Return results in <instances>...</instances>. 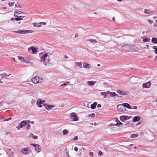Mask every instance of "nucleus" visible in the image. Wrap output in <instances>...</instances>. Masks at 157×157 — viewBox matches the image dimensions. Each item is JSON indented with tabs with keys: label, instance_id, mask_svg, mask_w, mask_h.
<instances>
[{
	"label": "nucleus",
	"instance_id": "nucleus-1",
	"mask_svg": "<svg viewBox=\"0 0 157 157\" xmlns=\"http://www.w3.org/2000/svg\"><path fill=\"white\" fill-rule=\"evenodd\" d=\"M44 79L42 77H40L38 76L33 77L32 79V81L34 83H41L44 81Z\"/></svg>",
	"mask_w": 157,
	"mask_h": 157
},
{
	"label": "nucleus",
	"instance_id": "nucleus-2",
	"mask_svg": "<svg viewBox=\"0 0 157 157\" xmlns=\"http://www.w3.org/2000/svg\"><path fill=\"white\" fill-rule=\"evenodd\" d=\"M13 32L20 34H25L32 33L34 32V31L32 30H26L25 31L22 30H18L17 31H13Z\"/></svg>",
	"mask_w": 157,
	"mask_h": 157
},
{
	"label": "nucleus",
	"instance_id": "nucleus-3",
	"mask_svg": "<svg viewBox=\"0 0 157 157\" xmlns=\"http://www.w3.org/2000/svg\"><path fill=\"white\" fill-rule=\"evenodd\" d=\"M21 151L24 154H29L31 152V150L29 147H28L21 149Z\"/></svg>",
	"mask_w": 157,
	"mask_h": 157
},
{
	"label": "nucleus",
	"instance_id": "nucleus-4",
	"mask_svg": "<svg viewBox=\"0 0 157 157\" xmlns=\"http://www.w3.org/2000/svg\"><path fill=\"white\" fill-rule=\"evenodd\" d=\"M123 105V103L122 104L118 105L117 106V108L120 112L125 111L126 110V108H124V106Z\"/></svg>",
	"mask_w": 157,
	"mask_h": 157
},
{
	"label": "nucleus",
	"instance_id": "nucleus-5",
	"mask_svg": "<svg viewBox=\"0 0 157 157\" xmlns=\"http://www.w3.org/2000/svg\"><path fill=\"white\" fill-rule=\"evenodd\" d=\"M71 118L73 121H78V117L76 115V114L75 113H71Z\"/></svg>",
	"mask_w": 157,
	"mask_h": 157
},
{
	"label": "nucleus",
	"instance_id": "nucleus-6",
	"mask_svg": "<svg viewBox=\"0 0 157 157\" xmlns=\"http://www.w3.org/2000/svg\"><path fill=\"white\" fill-rule=\"evenodd\" d=\"M28 19L26 16H18L17 17L15 18V20L17 21H19L22 20H25Z\"/></svg>",
	"mask_w": 157,
	"mask_h": 157
},
{
	"label": "nucleus",
	"instance_id": "nucleus-7",
	"mask_svg": "<svg viewBox=\"0 0 157 157\" xmlns=\"http://www.w3.org/2000/svg\"><path fill=\"white\" fill-rule=\"evenodd\" d=\"M108 36L104 35V34L101 35L100 39L99 40V41L106 42V41H108L109 40L107 39Z\"/></svg>",
	"mask_w": 157,
	"mask_h": 157
},
{
	"label": "nucleus",
	"instance_id": "nucleus-8",
	"mask_svg": "<svg viewBox=\"0 0 157 157\" xmlns=\"http://www.w3.org/2000/svg\"><path fill=\"white\" fill-rule=\"evenodd\" d=\"M45 102V101L44 100L41 99H38L36 102V105L37 106L40 107L41 108L42 107V104H43Z\"/></svg>",
	"mask_w": 157,
	"mask_h": 157
},
{
	"label": "nucleus",
	"instance_id": "nucleus-9",
	"mask_svg": "<svg viewBox=\"0 0 157 157\" xmlns=\"http://www.w3.org/2000/svg\"><path fill=\"white\" fill-rule=\"evenodd\" d=\"M130 45L124 44L121 47V48L124 51H129V48Z\"/></svg>",
	"mask_w": 157,
	"mask_h": 157
},
{
	"label": "nucleus",
	"instance_id": "nucleus-10",
	"mask_svg": "<svg viewBox=\"0 0 157 157\" xmlns=\"http://www.w3.org/2000/svg\"><path fill=\"white\" fill-rule=\"evenodd\" d=\"M48 54L47 53L43 54H42L41 55H40V56L41 58V61H44L46 60L48 57Z\"/></svg>",
	"mask_w": 157,
	"mask_h": 157
},
{
	"label": "nucleus",
	"instance_id": "nucleus-11",
	"mask_svg": "<svg viewBox=\"0 0 157 157\" xmlns=\"http://www.w3.org/2000/svg\"><path fill=\"white\" fill-rule=\"evenodd\" d=\"M151 85V83L150 82H148L146 83H143L142 85V86L143 88H148L150 87Z\"/></svg>",
	"mask_w": 157,
	"mask_h": 157
},
{
	"label": "nucleus",
	"instance_id": "nucleus-12",
	"mask_svg": "<svg viewBox=\"0 0 157 157\" xmlns=\"http://www.w3.org/2000/svg\"><path fill=\"white\" fill-rule=\"evenodd\" d=\"M117 93L121 95H126L128 94V92L124 91H121L119 90H118L117 91Z\"/></svg>",
	"mask_w": 157,
	"mask_h": 157
},
{
	"label": "nucleus",
	"instance_id": "nucleus-13",
	"mask_svg": "<svg viewBox=\"0 0 157 157\" xmlns=\"http://www.w3.org/2000/svg\"><path fill=\"white\" fill-rule=\"evenodd\" d=\"M128 117L126 116H122L120 117V119L121 121H124V120L128 119L129 118H128Z\"/></svg>",
	"mask_w": 157,
	"mask_h": 157
},
{
	"label": "nucleus",
	"instance_id": "nucleus-14",
	"mask_svg": "<svg viewBox=\"0 0 157 157\" xmlns=\"http://www.w3.org/2000/svg\"><path fill=\"white\" fill-rule=\"evenodd\" d=\"M140 119V116H136L133 118V122H134L136 121H138Z\"/></svg>",
	"mask_w": 157,
	"mask_h": 157
},
{
	"label": "nucleus",
	"instance_id": "nucleus-15",
	"mask_svg": "<svg viewBox=\"0 0 157 157\" xmlns=\"http://www.w3.org/2000/svg\"><path fill=\"white\" fill-rule=\"evenodd\" d=\"M137 48L134 45H130L129 48V51H134L137 50Z\"/></svg>",
	"mask_w": 157,
	"mask_h": 157
},
{
	"label": "nucleus",
	"instance_id": "nucleus-16",
	"mask_svg": "<svg viewBox=\"0 0 157 157\" xmlns=\"http://www.w3.org/2000/svg\"><path fill=\"white\" fill-rule=\"evenodd\" d=\"M26 124V121H22L21 123L19 124V126L20 128H22L23 126H24Z\"/></svg>",
	"mask_w": 157,
	"mask_h": 157
},
{
	"label": "nucleus",
	"instance_id": "nucleus-17",
	"mask_svg": "<svg viewBox=\"0 0 157 157\" xmlns=\"http://www.w3.org/2000/svg\"><path fill=\"white\" fill-rule=\"evenodd\" d=\"M31 50H32L33 53H36L37 51L36 49L33 47H32L31 48H28V51L29 52H30Z\"/></svg>",
	"mask_w": 157,
	"mask_h": 157
},
{
	"label": "nucleus",
	"instance_id": "nucleus-18",
	"mask_svg": "<svg viewBox=\"0 0 157 157\" xmlns=\"http://www.w3.org/2000/svg\"><path fill=\"white\" fill-rule=\"evenodd\" d=\"M22 13V15L23 14H25V13H22L20 11H18V10L14 12V16L16 17H18V16L16 14H21Z\"/></svg>",
	"mask_w": 157,
	"mask_h": 157
},
{
	"label": "nucleus",
	"instance_id": "nucleus-19",
	"mask_svg": "<svg viewBox=\"0 0 157 157\" xmlns=\"http://www.w3.org/2000/svg\"><path fill=\"white\" fill-rule=\"evenodd\" d=\"M35 150L37 152H40L41 151V147L39 145H37L35 147Z\"/></svg>",
	"mask_w": 157,
	"mask_h": 157
},
{
	"label": "nucleus",
	"instance_id": "nucleus-20",
	"mask_svg": "<svg viewBox=\"0 0 157 157\" xmlns=\"http://www.w3.org/2000/svg\"><path fill=\"white\" fill-rule=\"evenodd\" d=\"M153 12V11L151 10L148 9H145L144 10V13L145 14H149L152 13Z\"/></svg>",
	"mask_w": 157,
	"mask_h": 157
},
{
	"label": "nucleus",
	"instance_id": "nucleus-21",
	"mask_svg": "<svg viewBox=\"0 0 157 157\" xmlns=\"http://www.w3.org/2000/svg\"><path fill=\"white\" fill-rule=\"evenodd\" d=\"M109 93H110V91H108L107 92H101L100 93V94L101 95L104 96L103 97L104 98H105L107 95L109 94Z\"/></svg>",
	"mask_w": 157,
	"mask_h": 157
},
{
	"label": "nucleus",
	"instance_id": "nucleus-22",
	"mask_svg": "<svg viewBox=\"0 0 157 157\" xmlns=\"http://www.w3.org/2000/svg\"><path fill=\"white\" fill-rule=\"evenodd\" d=\"M109 94H110V96L111 97H115L116 96L118 97V95L115 92H110V93H109Z\"/></svg>",
	"mask_w": 157,
	"mask_h": 157
},
{
	"label": "nucleus",
	"instance_id": "nucleus-23",
	"mask_svg": "<svg viewBox=\"0 0 157 157\" xmlns=\"http://www.w3.org/2000/svg\"><path fill=\"white\" fill-rule=\"evenodd\" d=\"M123 106H124V108L126 107L128 109H131V107L130 105L129 104H128V103H123Z\"/></svg>",
	"mask_w": 157,
	"mask_h": 157
},
{
	"label": "nucleus",
	"instance_id": "nucleus-24",
	"mask_svg": "<svg viewBox=\"0 0 157 157\" xmlns=\"http://www.w3.org/2000/svg\"><path fill=\"white\" fill-rule=\"evenodd\" d=\"M97 103L96 102H94L93 104L91 105L90 107L92 109H94L96 107Z\"/></svg>",
	"mask_w": 157,
	"mask_h": 157
},
{
	"label": "nucleus",
	"instance_id": "nucleus-25",
	"mask_svg": "<svg viewBox=\"0 0 157 157\" xmlns=\"http://www.w3.org/2000/svg\"><path fill=\"white\" fill-rule=\"evenodd\" d=\"M55 106L54 105H48L47 107H46V109L48 110H49L52 109V108L54 107Z\"/></svg>",
	"mask_w": 157,
	"mask_h": 157
},
{
	"label": "nucleus",
	"instance_id": "nucleus-26",
	"mask_svg": "<svg viewBox=\"0 0 157 157\" xmlns=\"http://www.w3.org/2000/svg\"><path fill=\"white\" fill-rule=\"evenodd\" d=\"M83 67L84 68H90V64H87L86 63H83Z\"/></svg>",
	"mask_w": 157,
	"mask_h": 157
},
{
	"label": "nucleus",
	"instance_id": "nucleus-27",
	"mask_svg": "<svg viewBox=\"0 0 157 157\" xmlns=\"http://www.w3.org/2000/svg\"><path fill=\"white\" fill-rule=\"evenodd\" d=\"M33 24V26L35 27H37L38 28L41 27V25H40V24H39V23H34Z\"/></svg>",
	"mask_w": 157,
	"mask_h": 157
},
{
	"label": "nucleus",
	"instance_id": "nucleus-28",
	"mask_svg": "<svg viewBox=\"0 0 157 157\" xmlns=\"http://www.w3.org/2000/svg\"><path fill=\"white\" fill-rule=\"evenodd\" d=\"M15 7L17 8H21L22 6L21 4L18 2H17L15 4Z\"/></svg>",
	"mask_w": 157,
	"mask_h": 157
},
{
	"label": "nucleus",
	"instance_id": "nucleus-29",
	"mask_svg": "<svg viewBox=\"0 0 157 157\" xmlns=\"http://www.w3.org/2000/svg\"><path fill=\"white\" fill-rule=\"evenodd\" d=\"M75 64H76L78 66H79V67L82 68V62H76L75 63Z\"/></svg>",
	"mask_w": 157,
	"mask_h": 157
},
{
	"label": "nucleus",
	"instance_id": "nucleus-30",
	"mask_svg": "<svg viewBox=\"0 0 157 157\" xmlns=\"http://www.w3.org/2000/svg\"><path fill=\"white\" fill-rule=\"evenodd\" d=\"M151 41L152 43L154 44H157V39L155 37H153L152 38Z\"/></svg>",
	"mask_w": 157,
	"mask_h": 157
},
{
	"label": "nucleus",
	"instance_id": "nucleus-31",
	"mask_svg": "<svg viewBox=\"0 0 157 157\" xmlns=\"http://www.w3.org/2000/svg\"><path fill=\"white\" fill-rule=\"evenodd\" d=\"M87 40L90 41L93 43H96L97 42V41L96 40L93 39H88Z\"/></svg>",
	"mask_w": 157,
	"mask_h": 157
},
{
	"label": "nucleus",
	"instance_id": "nucleus-32",
	"mask_svg": "<svg viewBox=\"0 0 157 157\" xmlns=\"http://www.w3.org/2000/svg\"><path fill=\"white\" fill-rule=\"evenodd\" d=\"M87 83L88 85L90 86H94V82L92 81H88Z\"/></svg>",
	"mask_w": 157,
	"mask_h": 157
},
{
	"label": "nucleus",
	"instance_id": "nucleus-33",
	"mask_svg": "<svg viewBox=\"0 0 157 157\" xmlns=\"http://www.w3.org/2000/svg\"><path fill=\"white\" fill-rule=\"evenodd\" d=\"M68 131L67 129H64L63 131V133L64 135H66L68 134Z\"/></svg>",
	"mask_w": 157,
	"mask_h": 157
},
{
	"label": "nucleus",
	"instance_id": "nucleus-34",
	"mask_svg": "<svg viewBox=\"0 0 157 157\" xmlns=\"http://www.w3.org/2000/svg\"><path fill=\"white\" fill-rule=\"evenodd\" d=\"M95 114L94 113H92V114H89L88 116V117H95Z\"/></svg>",
	"mask_w": 157,
	"mask_h": 157
},
{
	"label": "nucleus",
	"instance_id": "nucleus-35",
	"mask_svg": "<svg viewBox=\"0 0 157 157\" xmlns=\"http://www.w3.org/2000/svg\"><path fill=\"white\" fill-rule=\"evenodd\" d=\"M138 136V135L136 134H132L130 136V137L132 138H133L135 137H136Z\"/></svg>",
	"mask_w": 157,
	"mask_h": 157
},
{
	"label": "nucleus",
	"instance_id": "nucleus-36",
	"mask_svg": "<svg viewBox=\"0 0 157 157\" xmlns=\"http://www.w3.org/2000/svg\"><path fill=\"white\" fill-rule=\"evenodd\" d=\"M150 39H148L147 38L145 39H143V41L144 42H149L150 41Z\"/></svg>",
	"mask_w": 157,
	"mask_h": 157
},
{
	"label": "nucleus",
	"instance_id": "nucleus-37",
	"mask_svg": "<svg viewBox=\"0 0 157 157\" xmlns=\"http://www.w3.org/2000/svg\"><path fill=\"white\" fill-rule=\"evenodd\" d=\"M153 48L155 49V53L157 54V48L155 46H154L153 47Z\"/></svg>",
	"mask_w": 157,
	"mask_h": 157
},
{
	"label": "nucleus",
	"instance_id": "nucleus-38",
	"mask_svg": "<svg viewBox=\"0 0 157 157\" xmlns=\"http://www.w3.org/2000/svg\"><path fill=\"white\" fill-rule=\"evenodd\" d=\"M7 75H8L6 73L0 74V76H2V78L6 77V76H7Z\"/></svg>",
	"mask_w": 157,
	"mask_h": 157
},
{
	"label": "nucleus",
	"instance_id": "nucleus-39",
	"mask_svg": "<svg viewBox=\"0 0 157 157\" xmlns=\"http://www.w3.org/2000/svg\"><path fill=\"white\" fill-rule=\"evenodd\" d=\"M119 122L117 123L116 124V126L119 127L120 126V125H121L122 124L120 121H118Z\"/></svg>",
	"mask_w": 157,
	"mask_h": 157
},
{
	"label": "nucleus",
	"instance_id": "nucleus-40",
	"mask_svg": "<svg viewBox=\"0 0 157 157\" xmlns=\"http://www.w3.org/2000/svg\"><path fill=\"white\" fill-rule=\"evenodd\" d=\"M5 102L2 99H0V106H2L3 104Z\"/></svg>",
	"mask_w": 157,
	"mask_h": 157
},
{
	"label": "nucleus",
	"instance_id": "nucleus-41",
	"mask_svg": "<svg viewBox=\"0 0 157 157\" xmlns=\"http://www.w3.org/2000/svg\"><path fill=\"white\" fill-rule=\"evenodd\" d=\"M14 2H10L8 3V5L10 7L12 6H13Z\"/></svg>",
	"mask_w": 157,
	"mask_h": 157
},
{
	"label": "nucleus",
	"instance_id": "nucleus-42",
	"mask_svg": "<svg viewBox=\"0 0 157 157\" xmlns=\"http://www.w3.org/2000/svg\"><path fill=\"white\" fill-rule=\"evenodd\" d=\"M32 138L34 139H38V136H34L33 134H32Z\"/></svg>",
	"mask_w": 157,
	"mask_h": 157
},
{
	"label": "nucleus",
	"instance_id": "nucleus-43",
	"mask_svg": "<svg viewBox=\"0 0 157 157\" xmlns=\"http://www.w3.org/2000/svg\"><path fill=\"white\" fill-rule=\"evenodd\" d=\"M39 24H40V25H46V23L45 22H39Z\"/></svg>",
	"mask_w": 157,
	"mask_h": 157
},
{
	"label": "nucleus",
	"instance_id": "nucleus-44",
	"mask_svg": "<svg viewBox=\"0 0 157 157\" xmlns=\"http://www.w3.org/2000/svg\"><path fill=\"white\" fill-rule=\"evenodd\" d=\"M133 146H134V144H130L129 145L127 146V148L128 149H130L131 148H130L129 147H132Z\"/></svg>",
	"mask_w": 157,
	"mask_h": 157
},
{
	"label": "nucleus",
	"instance_id": "nucleus-45",
	"mask_svg": "<svg viewBox=\"0 0 157 157\" xmlns=\"http://www.w3.org/2000/svg\"><path fill=\"white\" fill-rule=\"evenodd\" d=\"M31 127V125L29 124H27L26 125V129L27 130H29Z\"/></svg>",
	"mask_w": 157,
	"mask_h": 157
},
{
	"label": "nucleus",
	"instance_id": "nucleus-46",
	"mask_svg": "<svg viewBox=\"0 0 157 157\" xmlns=\"http://www.w3.org/2000/svg\"><path fill=\"white\" fill-rule=\"evenodd\" d=\"M69 83V82H67L64 83L63 84H62L61 85H60V87H62L63 86H65L67 85V84H68Z\"/></svg>",
	"mask_w": 157,
	"mask_h": 157
},
{
	"label": "nucleus",
	"instance_id": "nucleus-47",
	"mask_svg": "<svg viewBox=\"0 0 157 157\" xmlns=\"http://www.w3.org/2000/svg\"><path fill=\"white\" fill-rule=\"evenodd\" d=\"M26 60L25 63L27 64H33V63L32 62H30V61H28Z\"/></svg>",
	"mask_w": 157,
	"mask_h": 157
},
{
	"label": "nucleus",
	"instance_id": "nucleus-48",
	"mask_svg": "<svg viewBox=\"0 0 157 157\" xmlns=\"http://www.w3.org/2000/svg\"><path fill=\"white\" fill-rule=\"evenodd\" d=\"M18 59L19 60H20L21 61V60H22L24 58L23 57L21 56H18Z\"/></svg>",
	"mask_w": 157,
	"mask_h": 157
},
{
	"label": "nucleus",
	"instance_id": "nucleus-49",
	"mask_svg": "<svg viewBox=\"0 0 157 157\" xmlns=\"http://www.w3.org/2000/svg\"><path fill=\"white\" fill-rule=\"evenodd\" d=\"M103 155L102 152L101 151H99L98 152V155L101 156Z\"/></svg>",
	"mask_w": 157,
	"mask_h": 157
},
{
	"label": "nucleus",
	"instance_id": "nucleus-50",
	"mask_svg": "<svg viewBox=\"0 0 157 157\" xmlns=\"http://www.w3.org/2000/svg\"><path fill=\"white\" fill-rule=\"evenodd\" d=\"M12 119L11 117H9L8 118H6L5 119V121H8L10 120H11Z\"/></svg>",
	"mask_w": 157,
	"mask_h": 157
},
{
	"label": "nucleus",
	"instance_id": "nucleus-51",
	"mask_svg": "<svg viewBox=\"0 0 157 157\" xmlns=\"http://www.w3.org/2000/svg\"><path fill=\"white\" fill-rule=\"evenodd\" d=\"M90 156L92 157L94 156V153L93 152H91L89 154Z\"/></svg>",
	"mask_w": 157,
	"mask_h": 157
},
{
	"label": "nucleus",
	"instance_id": "nucleus-52",
	"mask_svg": "<svg viewBox=\"0 0 157 157\" xmlns=\"http://www.w3.org/2000/svg\"><path fill=\"white\" fill-rule=\"evenodd\" d=\"M31 145L35 147L38 144H31Z\"/></svg>",
	"mask_w": 157,
	"mask_h": 157
},
{
	"label": "nucleus",
	"instance_id": "nucleus-53",
	"mask_svg": "<svg viewBox=\"0 0 157 157\" xmlns=\"http://www.w3.org/2000/svg\"><path fill=\"white\" fill-rule=\"evenodd\" d=\"M78 139V137L77 136H75L74 137V138L73 139V140H77Z\"/></svg>",
	"mask_w": 157,
	"mask_h": 157
},
{
	"label": "nucleus",
	"instance_id": "nucleus-54",
	"mask_svg": "<svg viewBox=\"0 0 157 157\" xmlns=\"http://www.w3.org/2000/svg\"><path fill=\"white\" fill-rule=\"evenodd\" d=\"M148 22L150 24H152L153 23V21L151 20H148Z\"/></svg>",
	"mask_w": 157,
	"mask_h": 157
},
{
	"label": "nucleus",
	"instance_id": "nucleus-55",
	"mask_svg": "<svg viewBox=\"0 0 157 157\" xmlns=\"http://www.w3.org/2000/svg\"><path fill=\"white\" fill-rule=\"evenodd\" d=\"M74 150H75V151H78V148L76 147H74Z\"/></svg>",
	"mask_w": 157,
	"mask_h": 157
},
{
	"label": "nucleus",
	"instance_id": "nucleus-56",
	"mask_svg": "<svg viewBox=\"0 0 157 157\" xmlns=\"http://www.w3.org/2000/svg\"><path fill=\"white\" fill-rule=\"evenodd\" d=\"M137 107L136 106H133L132 108H131V109H137Z\"/></svg>",
	"mask_w": 157,
	"mask_h": 157
},
{
	"label": "nucleus",
	"instance_id": "nucleus-57",
	"mask_svg": "<svg viewBox=\"0 0 157 157\" xmlns=\"http://www.w3.org/2000/svg\"><path fill=\"white\" fill-rule=\"evenodd\" d=\"M43 105L44 106H45V108L46 109V107H47V106L48 105L46 104H45V103H44V104L43 103Z\"/></svg>",
	"mask_w": 157,
	"mask_h": 157
},
{
	"label": "nucleus",
	"instance_id": "nucleus-58",
	"mask_svg": "<svg viewBox=\"0 0 157 157\" xmlns=\"http://www.w3.org/2000/svg\"><path fill=\"white\" fill-rule=\"evenodd\" d=\"M97 107L98 108H101V105L100 104H98L97 105Z\"/></svg>",
	"mask_w": 157,
	"mask_h": 157
},
{
	"label": "nucleus",
	"instance_id": "nucleus-59",
	"mask_svg": "<svg viewBox=\"0 0 157 157\" xmlns=\"http://www.w3.org/2000/svg\"><path fill=\"white\" fill-rule=\"evenodd\" d=\"M64 57L65 59H68V57L66 55H64Z\"/></svg>",
	"mask_w": 157,
	"mask_h": 157
},
{
	"label": "nucleus",
	"instance_id": "nucleus-60",
	"mask_svg": "<svg viewBox=\"0 0 157 157\" xmlns=\"http://www.w3.org/2000/svg\"><path fill=\"white\" fill-rule=\"evenodd\" d=\"M26 59H27L29 61L31 60V58L30 57H26Z\"/></svg>",
	"mask_w": 157,
	"mask_h": 157
},
{
	"label": "nucleus",
	"instance_id": "nucleus-61",
	"mask_svg": "<svg viewBox=\"0 0 157 157\" xmlns=\"http://www.w3.org/2000/svg\"><path fill=\"white\" fill-rule=\"evenodd\" d=\"M29 123L33 124L34 123V121H29Z\"/></svg>",
	"mask_w": 157,
	"mask_h": 157
},
{
	"label": "nucleus",
	"instance_id": "nucleus-62",
	"mask_svg": "<svg viewBox=\"0 0 157 157\" xmlns=\"http://www.w3.org/2000/svg\"><path fill=\"white\" fill-rule=\"evenodd\" d=\"M26 60L25 59H23L22 60H21V61L25 63Z\"/></svg>",
	"mask_w": 157,
	"mask_h": 157
},
{
	"label": "nucleus",
	"instance_id": "nucleus-63",
	"mask_svg": "<svg viewBox=\"0 0 157 157\" xmlns=\"http://www.w3.org/2000/svg\"><path fill=\"white\" fill-rule=\"evenodd\" d=\"M155 61H157V56H156L155 57Z\"/></svg>",
	"mask_w": 157,
	"mask_h": 157
},
{
	"label": "nucleus",
	"instance_id": "nucleus-64",
	"mask_svg": "<svg viewBox=\"0 0 157 157\" xmlns=\"http://www.w3.org/2000/svg\"><path fill=\"white\" fill-rule=\"evenodd\" d=\"M16 128L18 130H20V127L18 126H17L16 127Z\"/></svg>",
	"mask_w": 157,
	"mask_h": 157
}]
</instances>
